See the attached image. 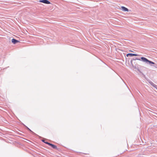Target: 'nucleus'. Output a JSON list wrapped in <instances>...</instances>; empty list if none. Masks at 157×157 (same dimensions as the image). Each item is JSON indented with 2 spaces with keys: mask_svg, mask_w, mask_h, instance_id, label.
Returning a JSON list of instances; mask_svg holds the SVG:
<instances>
[{
  "mask_svg": "<svg viewBox=\"0 0 157 157\" xmlns=\"http://www.w3.org/2000/svg\"><path fill=\"white\" fill-rule=\"evenodd\" d=\"M136 60H141L143 62H145V63L147 64L149 63V64H155V63L154 62L151 61L149 60L148 59H147L146 58L144 57H141L140 59H139L137 58H133L130 61V63H131V64L132 65V66H134V64L133 63V61H135Z\"/></svg>",
  "mask_w": 157,
  "mask_h": 157,
  "instance_id": "1",
  "label": "nucleus"
},
{
  "mask_svg": "<svg viewBox=\"0 0 157 157\" xmlns=\"http://www.w3.org/2000/svg\"><path fill=\"white\" fill-rule=\"evenodd\" d=\"M46 144L48 145L49 146H51L52 148L55 149H57V147L54 144H52L48 142L46 143Z\"/></svg>",
  "mask_w": 157,
  "mask_h": 157,
  "instance_id": "2",
  "label": "nucleus"
},
{
  "mask_svg": "<svg viewBox=\"0 0 157 157\" xmlns=\"http://www.w3.org/2000/svg\"><path fill=\"white\" fill-rule=\"evenodd\" d=\"M39 2L46 4H50V2L48 0H40Z\"/></svg>",
  "mask_w": 157,
  "mask_h": 157,
  "instance_id": "3",
  "label": "nucleus"
},
{
  "mask_svg": "<svg viewBox=\"0 0 157 157\" xmlns=\"http://www.w3.org/2000/svg\"><path fill=\"white\" fill-rule=\"evenodd\" d=\"M138 55L136 54H133V53H128L126 55V56L127 57H128V56H130L131 57H132L134 56H138Z\"/></svg>",
  "mask_w": 157,
  "mask_h": 157,
  "instance_id": "4",
  "label": "nucleus"
},
{
  "mask_svg": "<svg viewBox=\"0 0 157 157\" xmlns=\"http://www.w3.org/2000/svg\"><path fill=\"white\" fill-rule=\"evenodd\" d=\"M19 42V41L15 39H13L12 40V42L13 43V44H16L17 43Z\"/></svg>",
  "mask_w": 157,
  "mask_h": 157,
  "instance_id": "5",
  "label": "nucleus"
},
{
  "mask_svg": "<svg viewBox=\"0 0 157 157\" xmlns=\"http://www.w3.org/2000/svg\"><path fill=\"white\" fill-rule=\"evenodd\" d=\"M122 10L124 11H128V8L124 7V6H122L121 7Z\"/></svg>",
  "mask_w": 157,
  "mask_h": 157,
  "instance_id": "6",
  "label": "nucleus"
},
{
  "mask_svg": "<svg viewBox=\"0 0 157 157\" xmlns=\"http://www.w3.org/2000/svg\"><path fill=\"white\" fill-rule=\"evenodd\" d=\"M148 82L151 86H153L155 87V86H156L151 81H149Z\"/></svg>",
  "mask_w": 157,
  "mask_h": 157,
  "instance_id": "7",
  "label": "nucleus"
},
{
  "mask_svg": "<svg viewBox=\"0 0 157 157\" xmlns=\"http://www.w3.org/2000/svg\"><path fill=\"white\" fill-rule=\"evenodd\" d=\"M24 126H25L26 128H27L28 130H29V131H31V132H32L33 133L35 134L29 128H28L27 126H26L25 124H23Z\"/></svg>",
  "mask_w": 157,
  "mask_h": 157,
  "instance_id": "8",
  "label": "nucleus"
},
{
  "mask_svg": "<svg viewBox=\"0 0 157 157\" xmlns=\"http://www.w3.org/2000/svg\"><path fill=\"white\" fill-rule=\"evenodd\" d=\"M42 141L44 143H45L46 144V142H45V140H42Z\"/></svg>",
  "mask_w": 157,
  "mask_h": 157,
  "instance_id": "9",
  "label": "nucleus"
}]
</instances>
